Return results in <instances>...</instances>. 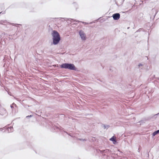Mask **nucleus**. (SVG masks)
Listing matches in <instances>:
<instances>
[{
	"instance_id": "f257e3e1",
	"label": "nucleus",
	"mask_w": 159,
	"mask_h": 159,
	"mask_svg": "<svg viewBox=\"0 0 159 159\" xmlns=\"http://www.w3.org/2000/svg\"><path fill=\"white\" fill-rule=\"evenodd\" d=\"M53 37V43L54 45L57 44L61 39L60 35L58 32L56 30L52 31V33Z\"/></svg>"
},
{
	"instance_id": "1a4fd4ad",
	"label": "nucleus",
	"mask_w": 159,
	"mask_h": 159,
	"mask_svg": "<svg viewBox=\"0 0 159 159\" xmlns=\"http://www.w3.org/2000/svg\"><path fill=\"white\" fill-rule=\"evenodd\" d=\"M159 133V130H157L156 131H155L153 132L152 134V135L153 136H155L157 134Z\"/></svg>"
},
{
	"instance_id": "0eeeda50",
	"label": "nucleus",
	"mask_w": 159,
	"mask_h": 159,
	"mask_svg": "<svg viewBox=\"0 0 159 159\" xmlns=\"http://www.w3.org/2000/svg\"><path fill=\"white\" fill-rule=\"evenodd\" d=\"M116 138L115 137L113 136L110 139V140L113 141V143L115 144L116 142Z\"/></svg>"
},
{
	"instance_id": "f3484780",
	"label": "nucleus",
	"mask_w": 159,
	"mask_h": 159,
	"mask_svg": "<svg viewBox=\"0 0 159 159\" xmlns=\"http://www.w3.org/2000/svg\"><path fill=\"white\" fill-rule=\"evenodd\" d=\"M142 29H139V30H137L136 31V32H139V31H140V30H142Z\"/></svg>"
},
{
	"instance_id": "4468645a",
	"label": "nucleus",
	"mask_w": 159,
	"mask_h": 159,
	"mask_svg": "<svg viewBox=\"0 0 159 159\" xmlns=\"http://www.w3.org/2000/svg\"><path fill=\"white\" fill-rule=\"evenodd\" d=\"M73 4H74V5L75 6L76 9H77L78 6V5L77 4V3L75 2H74Z\"/></svg>"
},
{
	"instance_id": "a211bd4d",
	"label": "nucleus",
	"mask_w": 159,
	"mask_h": 159,
	"mask_svg": "<svg viewBox=\"0 0 159 159\" xmlns=\"http://www.w3.org/2000/svg\"><path fill=\"white\" fill-rule=\"evenodd\" d=\"M93 22H91L90 23H89L90 24H92L93 23Z\"/></svg>"
},
{
	"instance_id": "9d476101",
	"label": "nucleus",
	"mask_w": 159,
	"mask_h": 159,
	"mask_svg": "<svg viewBox=\"0 0 159 159\" xmlns=\"http://www.w3.org/2000/svg\"><path fill=\"white\" fill-rule=\"evenodd\" d=\"M7 21L6 20H1L0 21V24H3V23H7Z\"/></svg>"
},
{
	"instance_id": "9b49d317",
	"label": "nucleus",
	"mask_w": 159,
	"mask_h": 159,
	"mask_svg": "<svg viewBox=\"0 0 159 159\" xmlns=\"http://www.w3.org/2000/svg\"><path fill=\"white\" fill-rule=\"evenodd\" d=\"M103 127L104 129H107L109 128V126L108 125H103Z\"/></svg>"
},
{
	"instance_id": "412c9836",
	"label": "nucleus",
	"mask_w": 159,
	"mask_h": 159,
	"mask_svg": "<svg viewBox=\"0 0 159 159\" xmlns=\"http://www.w3.org/2000/svg\"><path fill=\"white\" fill-rule=\"evenodd\" d=\"M155 76V75H154L153 77H154Z\"/></svg>"
},
{
	"instance_id": "f8f14e48",
	"label": "nucleus",
	"mask_w": 159,
	"mask_h": 159,
	"mask_svg": "<svg viewBox=\"0 0 159 159\" xmlns=\"http://www.w3.org/2000/svg\"><path fill=\"white\" fill-rule=\"evenodd\" d=\"M11 24L13 26H17V25H21V24H14V23H11Z\"/></svg>"
},
{
	"instance_id": "f03ea898",
	"label": "nucleus",
	"mask_w": 159,
	"mask_h": 159,
	"mask_svg": "<svg viewBox=\"0 0 159 159\" xmlns=\"http://www.w3.org/2000/svg\"><path fill=\"white\" fill-rule=\"evenodd\" d=\"M61 68L68 69L70 70H76L77 68L73 64L70 63H62L60 65Z\"/></svg>"
},
{
	"instance_id": "423d86ee",
	"label": "nucleus",
	"mask_w": 159,
	"mask_h": 159,
	"mask_svg": "<svg viewBox=\"0 0 159 159\" xmlns=\"http://www.w3.org/2000/svg\"><path fill=\"white\" fill-rule=\"evenodd\" d=\"M5 131H6V132H8V133L13 132V127H9L5 130Z\"/></svg>"
},
{
	"instance_id": "4be33fe9",
	"label": "nucleus",
	"mask_w": 159,
	"mask_h": 159,
	"mask_svg": "<svg viewBox=\"0 0 159 159\" xmlns=\"http://www.w3.org/2000/svg\"><path fill=\"white\" fill-rule=\"evenodd\" d=\"M155 76V75H154L153 77H154Z\"/></svg>"
},
{
	"instance_id": "2eb2a0df",
	"label": "nucleus",
	"mask_w": 159,
	"mask_h": 159,
	"mask_svg": "<svg viewBox=\"0 0 159 159\" xmlns=\"http://www.w3.org/2000/svg\"><path fill=\"white\" fill-rule=\"evenodd\" d=\"M143 65V64H141V63H139V65H138V66H139V67H140L141 66H142Z\"/></svg>"
},
{
	"instance_id": "7ed1b4c3",
	"label": "nucleus",
	"mask_w": 159,
	"mask_h": 159,
	"mask_svg": "<svg viewBox=\"0 0 159 159\" xmlns=\"http://www.w3.org/2000/svg\"><path fill=\"white\" fill-rule=\"evenodd\" d=\"M79 34L82 40L84 41L86 40V34L82 30L79 31Z\"/></svg>"
},
{
	"instance_id": "20e7f679",
	"label": "nucleus",
	"mask_w": 159,
	"mask_h": 159,
	"mask_svg": "<svg viewBox=\"0 0 159 159\" xmlns=\"http://www.w3.org/2000/svg\"><path fill=\"white\" fill-rule=\"evenodd\" d=\"M62 18L63 19H64L67 22V23H68L70 24L71 22H72L73 21H76V22H80V21H79L78 20H75V19H71L70 18Z\"/></svg>"
},
{
	"instance_id": "aec40b11",
	"label": "nucleus",
	"mask_w": 159,
	"mask_h": 159,
	"mask_svg": "<svg viewBox=\"0 0 159 159\" xmlns=\"http://www.w3.org/2000/svg\"><path fill=\"white\" fill-rule=\"evenodd\" d=\"M74 24H75V25H76L77 24V23H74Z\"/></svg>"
},
{
	"instance_id": "dca6fc26",
	"label": "nucleus",
	"mask_w": 159,
	"mask_h": 159,
	"mask_svg": "<svg viewBox=\"0 0 159 159\" xmlns=\"http://www.w3.org/2000/svg\"><path fill=\"white\" fill-rule=\"evenodd\" d=\"M5 13V11H4L3 12L1 11L0 12V14L2 13V14H4Z\"/></svg>"
},
{
	"instance_id": "6ab92c4d",
	"label": "nucleus",
	"mask_w": 159,
	"mask_h": 159,
	"mask_svg": "<svg viewBox=\"0 0 159 159\" xmlns=\"http://www.w3.org/2000/svg\"><path fill=\"white\" fill-rule=\"evenodd\" d=\"M29 116H27L26 117H29Z\"/></svg>"
},
{
	"instance_id": "ddd939ff",
	"label": "nucleus",
	"mask_w": 159,
	"mask_h": 159,
	"mask_svg": "<svg viewBox=\"0 0 159 159\" xmlns=\"http://www.w3.org/2000/svg\"><path fill=\"white\" fill-rule=\"evenodd\" d=\"M79 22H81L82 23L84 24L85 25H88L89 24V23H87V22H83V21H80Z\"/></svg>"
},
{
	"instance_id": "39448f33",
	"label": "nucleus",
	"mask_w": 159,
	"mask_h": 159,
	"mask_svg": "<svg viewBox=\"0 0 159 159\" xmlns=\"http://www.w3.org/2000/svg\"><path fill=\"white\" fill-rule=\"evenodd\" d=\"M112 17L114 20H118L120 17V15L119 13H115L113 14Z\"/></svg>"
},
{
	"instance_id": "6e6552de",
	"label": "nucleus",
	"mask_w": 159,
	"mask_h": 159,
	"mask_svg": "<svg viewBox=\"0 0 159 159\" xmlns=\"http://www.w3.org/2000/svg\"><path fill=\"white\" fill-rule=\"evenodd\" d=\"M152 12H154L155 11V15L154 16V18L155 17L156 15L157 14V13L158 11H157L156 10H155L154 9H153V8L152 9Z\"/></svg>"
}]
</instances>
